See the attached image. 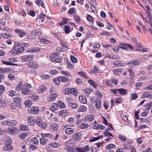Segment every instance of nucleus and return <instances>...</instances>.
<instances>
[{"instance_id": "1", "label": "nucleus", "mask_w": 152, "mask_h": 152, "mask_svg": "<svg viewBox=\"0 0 152 152\" xmlns=\"http://www.w3.org/2000/svg\"><path fill=\"white\" fill-rule=\"evenodd\" d=\"M42 137L40 138V141L41 144L45 145L48 142L49 139L51 138L52 135L51 134H41Z\"/></svg>"}, {"instance_id": "19", "label": "nucleus", "mask_w": 152, "mask_h": 152, "mask_svg": "<svg viewBox=\"0 0 152 152\" xmlns=\"http://www.w3.org/2000/svg\"><path fill=\"white\" fill-rule=\"evenodd\" d=\"M15 31L18 34L20 37H23L26 36L25 33L21 30L17 29L15 30Z\"/></svg>"}, {"instance_id": "59", "label": "nucleus", "mask_w": 152, "mask_h": 152, "mask_svg": "<svg viewBox=\"0 0 152 152\" xmlns=\"http://www.w3.org/2000/svg\"><path fill=\"white\" fill-rule=\"evenodd\" d=\"M104 143V141H102L101 142H99L96 143V145L98 149L100 148H102V145Z\"/></svg>"}, {"instance_id": "18", "label": "nucleus", "mask_w": 152, "mask_h": 152, "mask_svg": "<svg viewBox=\"0 0 152 152\" xmlns=\"http://www.w3.org/2000/svg\"><path fill=\"white\" fill-rule=\"evenodd\" d=\"M13 147L10 144L5 145L3 147L4 150L5 151H10L13 149Z\"/></svg>"}, {"instance_id": "22", "label": "nucleus", "mask_w": 152, "mask_h": 152, "mask_svg": "<svg viewBox=\"0 0 152 152\" xmlns=\"http://www.w3.org/2000/svg\"><path fill=\"white\" fill-rule=\"evenodd\" d=\"M49 109L50 110L55 113L56 110H57L58 108L56 105V103H53L51 106L50 107Z\"/></svg>"}, {"instance_id": "31", "label": "nucleus", "mask_w": 152, "mask_h": 152, "mask_svg": "<svg viewBox=\"0 0 152 152\" xmlns=\"http://www.w3.org/2000/svg\"><path fill=\"white\" fill-rule=\"evenodd\" d=\"M99 70L98 69V67H94L92 69H91L89 72L90 74H95L99 72Z\"/></svg>"}, {"instance_id": "25", "label": "nucleus", "mask_w": 152, "mask_h": 152, "mask_svg": "<svg viewBox=\"0 0 152 152\" xmlns=\"http://www.w3.org/2000/svg\"><path fill=\"white\" fill-rule=\"evenodd\" d=\"M93 128L95 129H103L105 128V126L101 124H97L94 125Z\"/></svg>"}, {"instance_id": "40", "label": "nucleus", "mask_w": 152, "mask_h": 152, "mask_svg": "<svg viewBox=\"0 0 152 152\" xmlns=\"http://www.w3.org/2000/svg\"><path fill=\"white\" fill-rule=\"evenodd\" d=\"M46 89L45 86H41L39 87L38 90L39 93H42L45 91Z\"/></svg>"}, {"instance_id": "63", "label": "nucleus", "mask_w": 152, "mask_h": 152, "mask_svg": "<svg viewBox=\"0 0 152 152\" xmlns=\"http://www.w3.org/2000/svg\"><path fill=\"white\" fill-rule=\"evenodd\" d=\"M8 94L10 96H13L16 94V93L12 90H10L8 92Z\"/></svg>"}, {"instance_id": "58", "label": "nucleus", "mask_w": 152, "mask_h": 152, "mask_svg": "<svg viewBox=\"0 0 152 152\" xmlns=\"http://www.w3.org/2000/svg\"><path fill=\"white\" fill-rule=\"evenodd\" d=\"M65 31L66 33H69L70 32V27L68 25H65L64 26Z\"/></svg>"}, {"instance_id": "53", "label": "nucleus", "mask_w": 152, "mask_h": 152, "mask_svg": "<svg viewBox=\"0 0 152 152\" xmlns=\"http://www.w3.org/2000/svg\"><path fill=\"white\" fill-rule=\"evenodd\" d=\"M74 18L75 21L78 23H80V18L78 15H74Z\"/></svg>"}, {"instance_id": "5", "label": "nucleus", "mask_w": 152, "mask_h": 152, "mask_svg": "<svg viewBox=\"0 0 152 152\" xmlns=\"http://www.w3.org/2000/svg\"><path fill=\"white\" fill-rule=\"evenodd\" d=\"M26 45H27V43H23L22 44V46H19L18 47H15V48L14 49V50H15L17 54L23 52L24 50V48L22 46H25Z\"/></svg>"}, {"instance_id": "64", "label": "nucleus", "mask_w": 152, "mask_h": 152, "mask_svg": "<svg viewBox=\"0 0 152 152\" xmlns=\"http://www.w3.org/2000/svg\"><path fill=\"white\" fill-rule=\"evenodd\" d=\"M71 60L73 63H77V59L76 58L73 56H71Z\"/></svg>"}, {"instance_id": "13", "label": "nucleus", "mask_w": 152, "mask_h": 152, "mask_svg": "<svg viewBox=\"0 0 152 152\" xmlns=\"http://www.w3.org/2000/svg\"><path fill=\"white\" fill-rule=\"evenodd\" d=\"M13 101L15 104L20 108H22L21 105V99L19 97H18L16 98H14Z\"/></svg>"}, {"instance_id": "9", "label": "nucleus", "mask_w": 152, "mask_h": 152, "mask_svg": "<svg viewBox=\"0 0 152 152\" xmlns=\"http://www.w3.org/2000/svg\"><path fill=\"white\" fill-rule=\"evenodd\" d=\"M26 121L28 124L31 126H34L35 125V120L34 117L29 115L26 118Z\"/></svg>"}, {"instance_id": "29", "label": "nucleus", "mask_w": 152, "mask_h": 152, "mask_svg": "<svg viewBox=\"0 0 152 152\" xmlns=\"http://www.w3.org/2000/svg\"><path fill=\"white\" fill-rule=\"evenodd\" d=\"M64 150L69 152H75V148H73L71 147H64Z\"/></svg>"}, {"instance_id": "55", "label": "nucleus", "mask_w": 152, "mask_h": 152, "mask_svg": "<svg viewBox=\"0 0 152 152\" xmlns=\"http://www.w3.org/2000/svg\"><path fill=\"white\" fill-rule=\"evenodd\" d=\"M46 17V16L45 14H42L39 15V18L40 20L42 22L45 20Z\"/></svg>"}, {"instance_id": "48", "label": "nucleus", "mask_w": 152, "mask_h": 152, "mask_svg": "<svg viewBox=\"0 0 152 152\" xmlns=\"http://www.w3.org/2000/svg\"><path fill=\"white\" fill-rule=\"evenodd\" d=\"M118 137L123 142H125L126 140V138L125 136L120 134L119 135Z\"/></svg>"}, {"instance_id": "42", "label": "nucleus", "mask_w": 152, "mask_h": 152, "mask_svg": "<svg viewBox=\"0 0 152 152\" xmlns=\"http://www.w3.org/2000/svg\"><path fill=\"white\" fill-rule=\"evenodd\" d=\"M50 145L51 147L55 148H58L60 146V145L58 143L54 142L51 143Z\"/></svg>"}, {"instance_id": "52", "label": "nucleus", "mask_w": 152, "mask_h": 152, "mask_svg": "<svg viewBox=\"0 0 152 152\" xmlns=\"http://www.w3.org/2000/svg\"><path fill=\"white\" fill-rule=\"evenodd\" d=\"M59 79L61 82H65L67 80L68 78L66 77H59Z\"/></svg>"}, {"instance_id": "10", "label": "nucleus", "mask_w": 152, "mask_h": 152, "mask_svg": "<svg viewBox=\"0 0 152 152\" xmlns=\"http://www.w3.org/2000/svg\"><path fill=\"white\" fill-rule=\"evenodd\" d=\"M58 94L56 93H52L48 97L47 100L48 102H52L55 100L58 96Z\"/></svg>"}, {"instance_id": "17", "label": "nucleus", "mask_w": 152, "mask_h": 152, "mask_svg": "<svg viewBox=\"0 0 152 152\" xmlns=\"http://www.w3.org/2000/svg\"><path fill=\"white\" fill-rule=\"evenodd\" d=\"M56 105L58 108H59L60 109L65 108L66 106L64 103L61 101H59L57 103H56Z\"/></svg>"}, {"instance_id": "32", "label": "nucleus", "mask_w": 152, "mask_h": 152, "mask_svg": "<svg viewBox=\"0 0 152 152\" xmlns=\"http://www.w3.org/2000/svg\"><path fill=\"white\" fill-rule=\"evenodd\" d=\"M9 126H15L17 123V121L16 120H9Z\"/></svg>"}, {"instance_id": "45", "label": "nucleus", "mask_w": 152, "mask_h": 152, "mask_svg": "<svg viewBox=\"0 0 152 152\" xmlns=\"http://www.w3.org/2000/svg\"><path fill=\"white\" fill-rule=\"evenodd\" d=\"M127 72L129 73V75L131 77H133L134 75V73L132 69H130L127 70Z\"/></svg>"}, {"instance_id": "16", "label": "nucleus", "mask_w": 152, "mask_h": 152, "mask_svg": "<svg viewBox=\"0 0 152 152\" xmlns=\"http://www.w3.org/2000/svg\"><path fill=\"white\" fill-rule=\"evenodd\" d=\"M75 132V129L71 127H68L66 128L65 130V133L68 134L69 135L73 134Z\"/></svg>"}, {"instance_id": "37", "label": "nucleus", "mask_w": 152, "mask_h": 152, "mask_svg": "<svg viewBox=\"0 0 152 152\" xmlns=\"http://www.w3.org/2000/svg\"><path fill=\"white\" fill-rule=\"evenodd\" d=\"M89 125L86 124L82 123L80 126V127L81 129H86L89 126Z\"/></svg>"}, {"instance_id": "20", "label": "nucleus", "mask_w": 152, "mask_h": 152, "mask_svg": "<svg viewBox=\"0 0 152 152\" xmlns=\"http://www.w3.org/2000/svg\"><path fill=\"white\" fill-rule=\"evenodd\" d=\"M68 101H69V99ZM68 103L69 106L72 108L76 109L78 107V105L76 103L71 102V101L68 102Z\"/></svg>"}, {"instance_id": "28", "label": "nucleus", "mask_w": 152, "mask_h": 152, "mask_svg": "<svg viewBox=\"0 0 152 152\" xmlns=\"http://www.w3.org/2000/svg\"><path fill=\"white\" fill-rule=\"evenodd\" d=\"M18 129L15 127H13L10 130V132L11 134H17V132H18Z\"/></svg>"}, {"instance_id": "21", "label": "nucleus", "mask_w": 152, "mask_h": 152, "mask_svg": "<svg viewBox=\"0 0 152 152\" xmlns=\"http://www.w3.org/2000/svg\"><path fill=\"white\" fill-rule=\"evenodd\" d=\"M80 133H76L73 134L72 136V138L73 139L79 141L80 140V136L79 135Z\"/></svg>"}, {"instance_id": "50", "label": "nucleus", "mask_w": 152, "mask_h": 152, "mask_svg": "<svg viewBox=\"0 0 152 152\" xmlns=\"http://www.w3.org/2000/svg\"><path fill=\"white\" fill-rule=\"evenodd\" d=\"M31 140L33 144L37 145L39 143L38 139L36 137L32 138Z\"/></svg>"}, {"instance_id": "60", "label": "nucleus", "mask_w": 152, "mask_h": 152, "mask_svg": "<svg viewBox=\"0 0 152 152\" xmlns=\"http://www.w3.org/2000/svg\"><path fill=\"white\" fill-rule=\"evenodd\" d=\"M100 34L103 36H108L110 35V34L107 31H103L102 33H100Z\"/></svg>"}, {"instance_id": "56", "label": "nucleus", "mask_w": 152, "mask_h": 152, "mask_svg": "<svg viewBox=\"0 0 152 152\" xmlns=\"http://www.w3.org/2000/svg\"><path fill=\"white\" fill-rule=\"evenodd\" d=\"M53 80L55 84L57 86H58L60 84V80L59 77L55 78Z\"/></svg>"}, {"instance_id": "36", "label": "nucleus", "mask_w": 152, "mask_h": 152, "mask_svg": "<svg viewBox=\"0 0 152 152\" xmlns=\"http://www.w3.org/2000/svg\"><path fill=\"white\" fill-rule=\"evenodd\" d=\"M78 74L80 75V77L82 78H84L86 79H87L88 78L85 72L83 71H80L78 72Z\"/></svg>"}, {"instance_id": "57", "label": "nucleus", "mask_w": 152, "mask_h": 152, "mask_svg": "<svg viewBox=\"0 0 152 152\" xmlns=\"http://www.w3.org/2000/svg\"><path fill=\"white\" fill-rule=\"evenodd\" d=\"M6 104L5 103V102L4 100L0 99V107H4L6 106Z\"/></svg>"}, {"instance_id": "39", "label": "nucleus", "mask_w": 152, "mask_h": 152, "mask_svg": "<svg viewBox=\"0 0 152 152\" xmlns=\"http://www.w3.org/2000/svg\"><path fill=\"white\" fill-rule=\"evenodd\" d=\"M87 110L86 107L84 106H81L78 109V111L79 112H84Z\"/></svg>"}, {"instance_id": "62", "label": "nucleus", "mask_w": 152, "mask_h": 152, "mask_svg": "<svg viewBox=\"0 0 152 152\" xmlns=\"http://www.w3.org/2000/svg\"><path fill=\"white\" fill-rule=\"evenodd\" d=\"M107 131V129H105V132H104V135L105 136H107L108 137L111 136L113 137V135L110 132H106Z\"/></svg>"}, {"instance_id": "33", "label": "nucleus", "mask_w": 152, "mask_h": 152, "mask_svg": "<svg viewBox=\"0 0 152 152\" xmlns=\"http://www.w3.org/2000/svg\"><path fill=\"white\" fill-rule=\"evenodd\" d=\"M40 49L38 48H34L33 49H31L29 50V51L30 53H37L38 52L40 51Z\"/></svg>"}, {"instance_id": "2", "label": "nucleus", "mask_w": 152, "mask_h": 152, "mask_svg": "<svg viewBox=\"0 0 152 152\" xmlns=\"http://www.w3.org/2000/svg\"><path fill=\"white\" fill-rule=\"evenodd\" d=\"M42 34V31L40 29H34L28 34V39H34L37 35H40Z\"/></svg>"}, {"instance_id": "24", "label": "nucleus", "mask_w": 152, "mask_h": 152, "mask_svg": "<svg viewBox=\"0 0 152 152\" xmlns=\"http://www.w3.org/2000/svg\"><path fill=\"white\" fill-rule=\"evenodd\" d=\"M22 82L20 81L19 83L15 87V90L16 91H20V90L22 88V87L24 86L22 85Z\"/></svg>"}, {"instance_id": "6", "label": "nucleus", "mask_w": 152, "mask_h": 152, "mask_svg": "<svg viewBox=\"0 0 152 152\" xmlns=\"http://www.w3.org/2000/svg\"><path fill=\"white\" fill-rule=\"evenodd\" d=\"M29 110L30 113L35 115L38 114L40 111L39 108L36 106H31Z\"/></svg>"}, {"instance_id": "12", "label": "nucleus", "mask_w": 152, "mask_h": 152, "mask_svg": "<svg viewBox=\"0 0 152 152\" xmlns=\"http://www.w3.org/2000/svg\"><path fill=\"white\" fill-rule=\"evenodd\" d=\"M58 53H56V54L55 55L53 54L50 56L51 58L53 60V61H55L56 63H60L61 62V59L57 55Z\"/></svg>"}, {"instance_id": "47", "label": "nucleus", "mask_w": 152, "mask_h": 152, "mask_svg": "<svg viewBox=\"0 0 152 152\" xmlns=\"http://www.w3.org/2000/svg\"><path fill=\"white\" fill-rule=\"evenodd\" d=\"M87 120L89 121H92L94 119V116L92 115H89L86 116Z\"/></svg>"}, {"instance_id": "15", "label": "nucleus", "mask_w": 152, "mask_h": 152, "mask_svg": "<svg viewBox=\"0 0 152 152\" xmlns=\"http://www.w3.org/2000/svg\"><path fill=\"white\" fill-rule=\"evenodd\" d=\"M101 101L99 98H97L95 100V105L97 109L101 107Z\"/></svg>"}, {"instance_id": "27", "label": "nucleus", "mask_w": 152, "mask_h": 152, "mask_svg": "<svg viewBox=\"0 0 152 152\" xmlns=\"http://www.w3.org/2000/svg\"><path fill=\"white\" fill-rule=\"evenodd\" d=\"M29 97L31 98L32 100H33V101H35L37 100L39 98L38 96L35 95V94L33 92L30 94Z\"/></svg>"}, {"instance_id": "49", "label": "nucleus", "mask_w": 152, "mask_h": 152, "mask_svg": "<svg viewBox=\"0 0 152 152\" xmlns=\"http://www.w3.org/2000/svg\"><path fill=\"white\" fill-rule=\"evenodd\" d=\"M91 9L92 10V11L94 12L95 10V5H96V4L95 2L93 1H91Z\"/></svg>"}, {"instance_id": "14", "label": "nucleus", "mask_w": 152, "mask_h": 152, "mask_svg": "<svg viewBox=\"0 0 152 152\" xmlns=\"http://www.w3.org/2000/svg\"><path fill=\"white\" fill-rule=\"evenodd\" d=\"M28 65L29 68L34 69H37L38 67V64L33 61L30 62Z\"/></svg>"}, {"instance_id": "43", "label": "nucleus", "mask_w": 152, "mask_h": 152, "mask_svg": "<svg viewBox=\"0 0 152 152\" xmlns=\"http://www.w3.org/2000/svg\"><path fill=\"white\" fill-rule=\"evenodd\" d=\"M20 129L21 130L25 131H27L28 129L27 126L22 124L20 126Z\"/></svg>"}, {"instance_id": "4", "label": "nucleus", "mask_w": 152, "mask_h": 152, "mask_svg": "<svg viewBox=\"0 0 152 152\" xmlns=\"http://www.w3.org/2000/svg\"><path fill=\"white\" fill-rule=\"evenodd\" d=\"M31 85L29 83H26L24 84L23 87L22 88V93L24 95L28 94L31 92L30 88H31Z\"/></svg>"}, {"instance_id": "8", "label": "nucleus", "mask_w": 152, "mask_h": 152, "mask_svg": "<svg viewBox=\"0 0 152 152\" xmlns=\"http://www.w3.org/2000/svg\"><path fill=\"white\" fill-rule=\"evenodd\" d=\"M33 58L34 55L31 54L23 56L21 57V58L22 61H28L32 60Z\"/></svg>"}, {"instance_id": "35", "label": "nucleus", "mask_w": 152, "mask_h": 152, "mask_svg": "<svg viewBox=\"0 0 152 152\" xmlns=\"http://www.w3.org/2000/svg\"><path fill=\"white\" fill-rule=\"evenodd\" d=\"M58 128V125L56 123H53L51 125L50 129L54 131H57Z\"/></svg>"}, {"instance_id": "44", "label": "nucleus", "mask_w": 152, "mask_h": 152, "mask_svg": "<svg viewBox=\"0 0 152 152\" xmlns=\"http://www.w3.org/2000/svg\"><path fill=\"white\" fill-rule=\"evenodd\" d=\"M138 98V95L137 94H132L130 96V99L132 100H134Z\"/></svg>"}, {"instance_id": "34", "label": "nucleus", "mask_w": 152, "mask_h": 152, "mask_svg": "<svg viewBox=\"0 0 152 152\" xmlns=\"http://www.w3.org/2000/svg\"><path fill=\"white\" fill-rule=\"evenodd\" d=\"M2 62L4 64L7 65H14V66H17V64H15L13 63H12L10 62L9 61H2Z\"/></svg>"}, {"instance_id": "46", "label": "nucleus", "mask_w": 152, "mask_h": 152, "mask_svg": "<svg viewBox=\"0 0 152 152\" xmlns=\"http://www.w3.org/2000/svg\"><path fill=\"white\" fill-rule=\"evenodd\" d=\"M27 136V133L24 132L21 133L19 135V137L22 140H23Z\"/></svg>"}, {"instance_id": "54", "label": "nucleus", "mask_w": 152, "mask_h": 152, "mask_svg": "<svg viewBox=\"0 0 152 152\" xmlns=\"http://www.w3.org/2000/svg\"><path fill=\"white\" fill-rule=\"evenodd\" d=\"M149 96V94L148 91L144 92L143 95L141 96V98L143 99L146 97H148Z\"/></svg>"}, {"instance_id": "3", "label": "nucleus", "mask_w": 152, "mask_h": 152, "mask_svg": "<svg viewBox=\"0 0 152 152\" xmlns=\"http://www.w3.org/2000/svg\"><path fill=\"white\" fill-rule=\"evenodd\" d=\"M36 124L42 129H45L47 126V124L45 122H43L42 119L39 117L36 118L35 120V124Z\"/></svg>"}, {"instance_id": "7", "label": "nucleus", "mask_w": 152, "mask_h": 152, "mask_svg": "<svg viewBox=\"0 0 152 152\" xmlns=\"http://www.w3.org/2000/svg\"><path fill=\"white\" fill-rule=\"evenodd\" d=\"M65 91L67 94H72L75 96H76L78 94L77 89L74 88H69L66 89Z\"/></svg>"}, {"instance_id": "51", "label": "nucleus", "mask_w": 152, "mask_h": 152, "mask_svg": "<svg viewBox=\"0 0 152 152\" xmlns=\"http://www.w3.org/2000/svg\"><path fill=\"white\" fill-rule=\"evenodd\" d=\"M102 137V136L100 137L98 136L96 137H92L90 139V142H93L95 141L99 140L100 138H101Z\"/></svg>"}, {"instance_id": "38", "label": "nucleus", "mask_w": 152, "mask_h": 152, "mask_svg": "<svg viewBox=\"0 0 152 152\" xmlns=\"http://www.w3.org/2000/svg\"><path fill=\"white\" fill-rule=\"evenodd\" d=\"M20 147L22 148L21 152H26V146L23 143H21L20 144Z\"/></svg>"}, {"instance_id": "30", "label": "nucleus", "mask_w": 152, "mask_h": 152, "mask_svg": "<svg viewBox=\"0 0 152 152\" xmlns=\"http://www.w3.org/2000/svg\"><path fill=\"white\" fill-rule=\"evenodd\" d=\"M118 90L119 93L122 95H126L127 93V90L124 88H120Z\"/></svg>"}, {"instance_id": "23", "label": "nucleus", "mask_w": 152, "mask_h": 152, "mask_svg": "<svg viewBox=\"0 0 152 152\" xmlns=\"http://www.w3.org/2000/svg\"><path fill=\"white\" fill-rule=\"evenodd\" d=\"M88 83L93 86L94 88H96V87L98 86V84L95 82L91 80H88Z\"/></svg>"}, {"instance_id": "61", "label": "nucleus", "mask_w": 152, "mask_h": 152, "mask_svg": "<svg viewBox=\"0 0 152 152\" xmlns=\"http://www.w3.org/2000/svg\"><path fill=\"white\" fill-rule=\"evenodd\" d=\"M115 147V145L113 144H108V145L106 146L107 149H109L110 148H113Z\"/></svg>"}, {"instance_id": "41", "label": "nucleus", "mask_w": 152, "mask_h": 152, "mask_svg": "<svg viewBox=\"0 0 152 152\" xmlns=\"http://www.w3.org/2000/svg\"><path fill=\"white\" fill-rule=\"evenodd\" d=\"M152 106V102H151L149 103H148L146 105L144 106V107H146L145 109L146 110H149L151 109Z\"/></svg>"}, {"instance_id": "26", "label": "nucleus", "mask_w": 152, "mask_h": 152, "mask_svg": "<svg viewBox=\"0 0 152 152\" xmlns=\"http://www.w3.org/2000/svg\"><path fill=\"white\" fill-rule=\"evenodd\" d=\"M79 99L81 102L84 104L87 103L86 99L84 96H79Z\"/></svg>"}, {"instance_id": "11", "label": "nucleus", "mask_w": 152, "mask_h": 152, "mask_svg": "<svg viewBox=\"0 0 152 152\" xmlns=\"http://www.w3.org/2000/svg\"><path fill=\"white\" fill-rule=\"evenodd\" d=\"M140 64V61L137 60L130 61L127 63L128 65L130 67L136 66L139 65Z\"/></svg>"}]
</instances>
